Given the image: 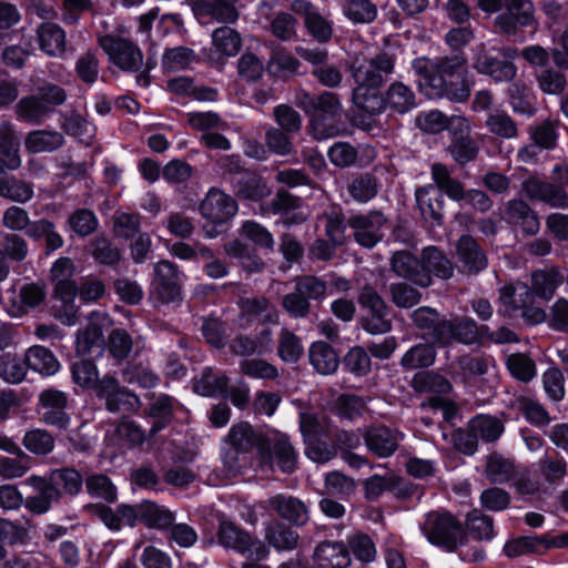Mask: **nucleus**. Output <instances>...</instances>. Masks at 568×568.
<instances>
[{
	"label": "nucleus",
	"mask_w": 568,
	"mask_h": 568,
	"mask_svg": "<svg viewBox=\"0 0 568 568\" xmlns=\"http://www.w3.org/2000/svg\"><path fill=\"white\" fill-rule=\"evenodd\" d=\"M394 70L393 59L379 53L372 58L356 57L351 64V73L356 87L352 101L361 110L369 114L384 111V99L378 88Z\"/></svg>",
	"instance_id": "nucleus-1"
},
{
	"label": "nucleus",
	"mask_w": 568,
	"mask_h": 568,
	"mask_svg": "<svg viewBox=\"0 0 568 568\" xmlns=\"http://www.w3.org/2000/svg\"><path fill=\"white\" fill-rule=\"evenodd\" d=\"M410 317L417 327L430 331L433 338L440 346H448L453 342L471 344L477 338L478 328L470 318H442L434 308L427 306L418 307Z\"/></svg>",
	"instance_id": "nucleus-2"
},
{
	"label": "nucleus",
	"mask_w": 568,
	"mask_h": 568,
	"mask_svg": "<svg viewBox=\"0 0 568 568\" xmlns=\"http://www.w3.org/2000/svg\"><path fill=\"white\" fill-rule=\"evenodd\" d=\"M464 60L458 57L444 58L436 61L435 75L427 80L429 99L447 98L454 102H463L469 97V88L465 84L460 70Z\"/></svg>",
	"instance_id": "nucleus-3"
},
{
	"label": "nucleus",
	"mask_w": 568,
	"mask_h": 568,
	"mask_svg": "<svg viewBox=\"0 0 568 568\" xmlns=\"http://www.w3.org/2000/svg\"><path fill=\"white\" fill-rule=\"evenodd\" d=\"M420 530L430 544L448 551L464 545L467 539L462 523L447 511L427 513L420 524Z\"/></svg>",
	"instance_id": "nucleus-4"
},
{
	"label": "nucleus",
	"mask_w": 568,
	"mask_h": 568,
	"mask_svg": "<svg viewBox=\"0 0 568 568\" xmlns=\"http://www.w3.org/2000/svg\"><path fill=\"white\" fill-rule=\"evenodd\" d=\"M498 54L501 59L494 55L490 50H487L481 44L475 50L473 67L477 72L490 77L496 82L511 81L517 73V68L513 60L518 57V50L511 47H504L498 49Z\"/></svg>",
	"instance_id": "nucleus-5"
},
{
	"label": "nucleus",
	"mask_w": 568,
	"mask_h": 568,
	"mask_svg": "<svg viewBox=\"0 0 568 568\" xmlns=\"http://www.w3.org/2000/svg\"><path fill=\"white\" fill-rule=\"evenodd\" d=\"M217 539L223 547L237 551L247 560H262L268 555V549L262 540L252 537L232 521H221Z\"/></svg>",
	"instance_id": "nucleus-6"
},
{
	"label": "nucleus",
	"mask_w": 568,
	"mask_h": 568,
	"mask_svg": "<svg viewBox=\"0 0 568 568\" xmlns=\"http://www.w3.org/2000/svg\"><path fill=\"white\" fill-rule=\"evenodd\" d=\"M98 43L110 61L124 71H138L143 64L141 50L126 37L99 36Z\"/></svg>",
	"instance_id": "nucleus-7"
},
{
	"label": "nucleus",
	"mask_w": 568,
	"mask_h": 568,
	"mask_svg": "<svg viewBox=\"0 0 568 568\" xmlns=\"http://www.w3.org/2000/svg\"><path fill=\"white\" fill-rule=\"evenodd\" d=\"M506 12L495 19L496 27L507 36L516 34L518 27L537 28L535 8L530 0H505Z\"/></svg>",
	"instance_id": "nucleus-8"
},
{
	"label": "nucleus",
	"mask_w": 568,
	"mask_h": 568,
	"mask_svg": "<svg viewBox=\"0 0 568 568\" xmlns=\"http://www.w3.org/2000/svg\"><path fill=\"white\" fill-rule=\"evenodd\" d=\"M358 302L368 314L363 318V327L372 334H384L390 329V322L386 317L387 306L381 295L372 287L364 286Z\"/></svg>",
	"instance_id": "nucleus-9"
},
{
	"label": "nucleus",
	"mask_w": 568,
	"mask_h": 568,
	"mask_svg": "<svg viewBox=\"0 0 568 568\" xmlns=\"http://www.w3.org/2000/svg\"><path fill=\"white\" fill-rule=\"evenodd\" d=\"M152 293L163 303L174 302L180 297L181 283L175 264L170 261H161L155 264Z\"/></svg>",
	"instance_id": "nucleus-10"
},
{
	"label": "nucleus",
	"mask_w": 568,
	"mask_h": 568,
	"mask_svg": "<svg viewBox=\"0 0 568 568\" xmlns=\"http://www.w3.org/2000/svg\"><path fill=\"white\" fill-rule=\"evenodd\" d=\"M227 442L236 454L247 453L256 447L260 463L268 464L271 462V455L266 449V440L260 433H256L248 423L242 422L233 425L227 434Z\"/></svg>",
	"instance_id": "nucleus-11"
},
{
	"label": "nucleus",
	"mask_w": 568,
	"mask_h": 568,
	"mask_svg": "<svg viewBox=\"0 0 568 568\" xmlns=\"http://www.w3.org/2000/svg\"><path fill=\"white\" fill-rule=\"evenodd\" d=\"M202 216L220 224L232 219L237 212V204L233 197L219 189L212 187L200 204Z\"/></svg>",
	"instance_id": "nucleus-12"
},
{
	"label": "nucleus",
	"mask_w": 568,
	"mask_h": 568,
	"mask_svg": "<svg viewBox=\"0 0 568 568\" xmlns=\"http://www.w3.org/2000/svg\"><path fill=\"white\" fill-rule=\"evenodd\" d=\"M521 189L524 194L531 201H540L552 207H568V193L554 183L541 180L538 176L526 179Z\"/></svg>",
	"instance_id": "nucleus-13"
},
{
	"label": "nucleus",
	"mask_w": 568,
	"mask_h": 568,
	"mask_svg": "<svg viewBox=\"0 0 568 568\" xmlns=\"http://www.w3.org/2000/svg\"><path fill=\"white\" fill-rule=\"evenodd\" d=\"M493 366L494 359L489 356L466 354L452 365V377L464 385H474L477 379L488 374Z\"/></svg>",
	"instance_id": "nucleus-14"
},
{
	"label": "nucleus",
	"mask_w": 568,
	"mask_h": 568,
	"mask_svg": "<svg viewBox=\"0 0 568 568\" xmlns=\"http://www.w3.org/2000/svg\"><path fill=\"white\" fill-rule=\"evenodd\" d=\"M386 220L379 212L355 215L348 220L355 241L364 247H373L383 237L382 229Z\"/></svg>",
	"instance_id": "nucleus-15"
},
{
	"label": "nucleus",
	"mask_w": 568,
	"mask_h": 568,
	"mask_svg": "<svg viewBox=\"0 0 568 568\" xmlns=\"http://www.w3.org/2000/svg\"><path fill=\"white\" fill-rule=\"evenodd\" d=\"M110 325V318L104 313L93 312L89 316L88 325L78 332L77 351L81 355H89L94 348L104 345L103 331Z\"/></svg>",
	"instance_id": "nucleus-16"
},
{
	"label": "nucleus",
	"mask_w": 568,
	"mask_h": 568,
	"mask_svg": "<svg viewBox=\"0 0 568 568\" xmlns=\"http://www.w3.org/2000/svg\"><path fill=\"white\" fill-rule=\"evenodd\" d=\"M92 389L97 396L105 400L110 412H118L122 405L134 406L138 403L136 396L120 387L118 379L106 374L101 379L97 378Z\"/></svg>",
	"instance_id": "nucleus-17"
},
{
	"label": "nucleus",
	"mask_w": 568,
	"mask_h": 568,
	"mask_svg": "<svg viewBox=\"0 0 568 568\" xmlns=\"http://www.w3.org/2000/svg\"><path fill=\"white\" fill-rule=\"evenodd\" d=\"M20 136L10 121L0 123V171H14L21 166Z\"/></svg>",
	"instance_id": "nucleus-18"
},
{
	"label": "nucleus",
	"mask_w": 568,
	"mask_h": 568,
	"mask_svg": "<svg viewBox=\"0 0 568 568\" xmlns=\"http://www.w3.org/2000/svg\"><path fill=\"white\" fill-rule=\"evenodd\" d=\"M456 257L463 272L476 274L487 267L485 252L470 235H463L456 243Z\"/></svg>",
	"instance_id": "nucleus-19"
},
{
	"label": "nucleus",
	"mask_w": 568,
	"mask_h": 568,
	"mask_svg": "<svg viewBox=\"0 0 568 568\" xmlns=\"http://www.w3.org/2000/svg\"><path fill=\"white\" fill-rule=\"evenodd\" d=\"M392 271L415 284L427 287L432 284L429 274L422 267L420 261L407 251H398L390 258Z\"/></svg>",
	"instance_id": "nucleus-20"
},
{
	"label": "nucleus",
	"mask_w": 568,
	"mask_h": 568,
	"mask_svg": "<svg viewBox=\"0 0 568 568\" xmlns=\"http://www.w3.org/2000/svg\"><path fill=\"white\" fill-rule=\"evenodd\" d=\"M267 507L274 510L282 519L295 525L304 526L308 521V509L305 503L296 497L278 494L266 500Z\"/></svg>",
	"instance_id": "nucleus-21"
},
{
	"label": "nucleus",
	"mask_w": 568,
	"mask_h": 568,
	"mask_svg": "<svg viewBox=\"0 0 568 568\" xmlns=\"http://www.w3.org/2000/svg\"><path fill=\"white\" fill-rule=\"evenodd\" d=\"M40 404L43 409L42 419L48 425L65 428L69 417L65 413L68 397L59 389L49 388L40 394Z\"/></svg>",
	"instance_id": "nucleus-22"
},
{
	"label": "nucleus",
	"mask_w": 568,
	"mask_h": 568,
	"mask_svg": "<svg viewBox=\"0 0 568 568\" xmlns=\"http://www.w3.org/2000/svg\"><path fill=\"white\" fill-rule=\"evenodd\" d=\"M349 564V550L342 541H323L315 547L313 568H346Z\"/></svg>",
	"instance_id": "nucleus-23"
},
{
	"label": "nucleus",
	"mask_w": 568,
	"mask_h": 568,
	"mask_svg": "<svg viewBox=\"0 0 568 568\" xmlns=\"http://www.w3.org/2000/svg\"><path fill=\"white\" fill-rule=\"evenodd\" d=\"M292 10L303 16L308 32L318 42H327L332 38V24L312 3L304 0H295L292 3Z\"/></svg>",
	"instance_id": "nucleus-24"
},
{
	"label": "nucleus",
	"mask_w": 568,
	"mask_h": 568,
	"mask_svg": "<svg viewBox=\"0 0 568 568\" xmlns=\"http://www.w3.org/2000/svg\"><path fill=\"white\" fill-rule=\"evenodd\" d=\"M241 0H197L192 10L199 18L210 17L221 23H234L239 19L237 3Z\"/></svg>",
	"instance_id": "nucleus-25"
},
{
	"label": "nucleus",
	"mask_w": 568,
	"mask_h": 568,
	"mask_svg": "<svg viewBox=\"0 0 568 568\" xmlns=\"http://www.w3.org/2000/svg\"><path fill=\"white\" fill-rule=\"evenodd\" d=\"M363 437L368 450L379 458L392 456L402 439L399 433L385 426L368 428Z\"/></svg>",
	"instance_id": "nucleus-26"
},
{
	"label": "nucleus",
	"mask_w": 568,
	"mask_h": 568,
	"mask_svg": "<svg viewBox=\"0 0 568 568\" xmlns=\"http://www.w3.org/2000/svg\"><path fill=\"white\" fill-rule=\"evenodd\" d=\"M266 449L271 455L268 464L263 466H272L273 460L283 473H293L297 466V452L290 442L285 434H276L272 439V444H266Z\"/></svg>",
	"instance_id": "nucleus-27"
},
{
	"label": "nucleus",
	"mask_w": 568,
	"mask_h": 568,
	"mask_svg": "<svg viewBox=\"0 0 568 568\" xmlns=\"http://www.w3.org/2000/svg\"><path fill=\"white\" fill-rule=\"evenodd\" d=\"M78 293L79 290L72 280L54 284V297L61 303L60 306H55V316L63 324L71 326L77 322L78 308L74 298Z\"/></svg>",
	"instance_id": "nucleus-28"
},
{
	"label": "nucleus",
	"mask_w": 568,
	"mask_h": 568,
	"mask_svg": "<svg viewBox=\"0 0 568 568\" xmlns=\"http://www.w3.org/2000/svg\"><path fill=\"white\" fill-rule=\"evenodd\" d=\"M242 39L237 31L229 27H220L212 32V49L210 59L221 61L237 54Z\"/></svg>",
	"instance_id": "nucleus-29"
},
{
	"label": "nucleus",
	"mask_w": 568,
	"mask_h": 568,
	"mask_svg": "<svg viewBox=\"0 0 568 568\" xmlns=\"http://www.w3.org/2000/svg\"><path fill=\"white\" fill-rule=\"evenodd\" d=\"M37 40L40 50L49 57H60L67 47L64 30L51 22H43L37 28Z\"/></svg>",
	"instance_id": "nucleus-30"
},
{
	"label": "nucleus",
	"mask_w": 568,
	"mask_h": 568,
	"mask_svg": "<svg viewBox=\"0 0 568 568\" xmlns=\"http://www.w3.org/2000/svg\"><path fill=\"white\" fill-rule=\"evenodd\" d=\"M505 219L509 223L519 225L528 235H535L540 227L537 214L523 200H510L506 203Z\"/></svg>",
	"instance_id": "nucleus-31"
},
{
	"label": "nucleus",
	"mask_w": 568,
	"mask_h": 568,
	"mask_svg": "<svg viewBox=\"0 0 568 568\" xmlns=\"http://www.w3.org/2000/svg\"><path fill=\"white\" fill-rule=\"evenodd\" d=\"M499 301L504 311L513 314L516 311H523L526 306L532 305L534 295L527 284L517 282L500 288Z\"/></svg>",
	"instance_id": "nucleus-32"
},
{
	"label": "nucleus",
	"mask_w": 568,
	"mask_h": 568,
	"mask_svg": "<svg viewBox=\"0 0 568 568\" xmlns=\"http://www.w3.org/2000/svg\"><path fill=\"white\" fill-rule=\"evenodd\" d=\"M24 365L44 376L54 375L60 369V363L54 354L40 345H34L27 349Z\"/></svg>",
	"instance_id": "nucleus-33"
},
{
	"label": "nucleus",
	"mask_w": 568,
	"mask_h": 568,
	"mask_svg": "<svg viewBox=\"0 0 568 568\" xmlns=\"http://www.w3.org/2000/svg\"><path fill=\"white\" fill-rule=\"evenodd\" d=\"M14 113L22 121L39 125L52 113V109L39 97L32 94L18 101Z\"/></svg>",
	"instance_id": "nucleus-34"
},
{
	"label": "nucleus",
	"mask_w": 568,
	"mask_h": 568,
	"mask_svg": "<svg viewBox=\"0 0 568 568\" xmlns=\"http://www.w3.org/2000/svg\"><path fill=\"white\" fill-rule=\"evenodd\" d=\"M384 99V110L389 108L393 112L404 114L416 108V98L413 90L403 82L392 83Z\"/></svg>",
	"instance_id": "nucleus-35"
},
{
	"label": "nucleus",
	"mask_w": 568,
	"mask_h": 568,
	"mask_svg": "<svg viewBox=\"0 0 568 568\" xmlns=\"http://www.w3.org/2000/svg\"><path fill=\"white\" fill-rule=\"evenodd\" d=\"M562 282L564 276L558 270H539L531 275L530 290L532 295L549 301Z\"/></svg>",
	"instance_id": "nucleus-36"
},
{
	"label": "nucleus",
	"mask_w": 568,
	"mask_h": 568,
	"mask_svg": "<svg viewBox=\"0 0 568 568\" xmlns=\"http://www.w3.org/2000/svg\"><path fill=\"white\" fill-rule=\"evenodd\" d=\"M308 357L312 366L322 375L333 374L338 367V356L327 343H313L308 352Z\"/></svg>",
	"instance_id": "nucleus-37"
},
{
	"label": "nucleus",
	"mask_w": 568,
	"mask_h": 568,
	"mask_svg": "<svg viewBox=\"0 0 568 568\" xmlns=\"http://www.w3.org/2000/svg\"><path fill=\"white\" fill-rule=\"evenodd\" d=\"M233 183L237 194L248 200H261L271 193L265 181L251 171L242 173Z\"/></svg>",
	"instance_id": "nucleus-38"
},
{
	"label": "nucleus",
	"mask_w": 568,
	"mask_h": 568,
	"mask_svg": "<svg viewBox=\"0 0 568 568\" xmlns=\"http://www.w3.org/2000/svg\"><path fill=\"white\" fill-rule=\"evenodd\" d=\"M422 267L429 274L446 280L454 273L453 263L436 247L429 246L423 251Z\"/></svg>",
	"instance_id": "nucleus-39"
},
{
	"label": "nucleus",
	"mask_w": 568,
	"mask_h": 568,
	"mask_svg": "<svg viewBox=\"0 0 568 568\" xmlns=\"http://www.w3.org/2000/svg\"><path fill=\"white\" fill-rule=\"evenodd\" d=\"M300 536L292 528L274 521L265 529V540L277 550H293L298 545Z\"/></svg>",
	"instance_id": "nucleus-40"
},
{
	"label": "nucleus",
	"mask_w": 568,
	"mask_h": 568,
	"mask_svg": "<svg viewBox=\"0 0 568 568\" xmlns=\"http://www.w3.org/2000/svg\"><path fill=\"white\" fill-rule=\"evenodd\" d=\"M63 135L57 131L36 130L26 136V149L32 153L52 152L63 144Z\"/></svg>",
	"instance_id": "nucleus-41"
},
{
	"label": "nucleus",
	"mask_w": 568,
	"mask_h": 568,
	"mask_svg": "<svg viewBox=\"0 0 568 568\" xmlns=\"http://www.w3.org/2000/svg\"><path fill=\"white\" fill-rule=\"evenodd\" d=\"M432 178L435 185L449 199L454 201L464 199L465 191L462 183L452 178L450 172L444 164L434 163L432 165Z\"/></svg>",
	"instance_id": "nucleus-42"
},
{
	"label": "nucleus",
	"mask_w": 568,
	"mask_h": 568,
	"mask_svg": "<svg viewBox=\"0 0 568 568\" xmlns=\"http://www.w3.org/2000/svg\"><path fill=\"white\" fill-rule=\"evenodd\" d=\"M310 134L318 141L338 136L343 132L339 116L313 114L308 121Z\"/></svg>",
	"instance_id": "nucleus-43"
},
{
	"label": "nucleus",
	"mask_w": 568,
	"mask_h": 568,
	"mask_svg": "<svg viewBox=\"0 0 568 568\" xmlns=\"http://www.w3.org/2000/svg\"><path fill=\"white\" fill-rule=\"evenodd\" d=\"M140 520L146 526L158 529H164L172 525L174 514L149 500L140 504Z\"/></svg>",
	"instance_id": "nucleus-44"
},
{
	"label": "nucleus",
	"mask_w": 568,
	"mask_h": 568,
	"mask_svg": "<svg viewBox=\"0 0 568 568\" xmlns=\"http://www.w3.org/2000/svg\"><path fill=\"white\" fill-rule=\"evenodd\" d=\"M469 429L477 439L490 443L497 440L504 432L503 423L489 415H478L469 422Z\"/></svg>",
	"instance_id": "nucleus-45"
},
{
	"label": "nucleus",
	"mask_w": 568,
	"mask_h": 568,
	"mask_svg": "<svg viewBox=\"0 0 568 568\" xmlns=\"http://www.w3.org/2000/svg\"><path fill=\"white\" fill-rule=\"evenodd\" d=\"M173 413V399L168 395L153 396L149 406V415L158 418L150 429V435L153 436L163 429L171 420Z\"/></svg>",
	"instance_id": "nucleus-46"
},
{
	"label": "nucleus",
	"mask_w": 568,
	"mask_h": 568,
	"mask_svg": "<svg viewBox=\"0 0 568 568\" xmlns=\"http://www.w3.org/2000/svg\"><path fill=\"white\" fill-rule=\"evenodd\" d=\"M277 342V354L283 362L294 364L300 361L304 347L297 335L287 328H282Z\"/></svg>",
	"instance_id": "nucleus-47"
},
{
	"label": "nucleus",
	"mask_w": 568,
	"mask_h": 568,
	"mask_svg": "<svg viewBox=\"0 0 568 568\" xmlns=\"http://www.w3.org/2000/svg\"><path fill=\"white\" fill-rule=\"evenodd\" d=\"M224 252L229 256L239 258L250 272H258L264 266L263 261L254 254V251L240 240L224 244Z\"/></svg>",
	"instance_id": "nucleus-48"
},
{
	"label": "nucleus",
	"mask_w": 568,
	"mask_h": 568,
	"mask_svg": "<svg viewBox=\"0 0 568 568\" xmlns=\"http://www.w3.org/2000/svg\"><path fill=\"white\" fill-rule=\"evenodd\" d=\"M436 352L429 344H418L409 348L402 357L400 365L407 369L430 366L435 362Z\"/></svg>",
	"instance_id": "nucleus-49"
},
{
	"label": "nucleus",
	"mask_w": 568,
	"mask_h": 568,
	"mask_svg": "<svg viewBox=\"0 0 568 568\" xmlns=\"http://www.w3.org/2000/svg\"><path fill=\"white\" fill-rule=\"evenodd\" d=\"M14 457L0 458V477L13 480L23 477L31 469V458L23 450Z\"/></svg>",
	"instance_id": "nucleus-50"
},
{
	"label": "nucleus",
	"mask_w": 568,
	"mask_h": 568,
	"mask_svg": "<svg viewBox=\"0 0 568 568\" xmlns=\"http://www.w3.org/2000/svg\"><path fill=\"white\" fill-rule=\"evenodd\" d=\"M378 189V180L369 174L356 176L347 185L349 195L359 203H366L375 197Z\"/></svg>",
	"instance_id": "nucleus-51"
},
{
	"label": "nucleus",
	"mask_w": 568,
	"mask_h": 568,
	"mask_svg": "<svg viewBox=\"0 0 568 568\" xmlns=\"http://www.w3.org/2000/svg\"><path fill=\"white\" fill-rule=\"evenodd\" d=\"M0 196L26 203L33 196L32 185L13 176H0Z\"/></svg>",
	"instance_id": "nucleus-52"
},
{
	"label": "nucleus",
	"mask_w": 568,
	"mask_h": 568,
	"mask_svg": "<svg viewBox=\"0 0 568 568\" xmlns=\"http://www.w3.org/2000/svg\"><path fill=\"white\" fill-rule=\"evenodd\" d=\"M229 378L216 375L212 368H205L199 379L194 382V390L202 396H216L226 390Z\"/></svg>",
	"instance_id": "nucleus-53"
},
{
	"label": "nucleus",
	"mask_w": 568,
	"mask_h": 568,
	"mask_svg": "<svg viewBox=\"0 0 568 568\" xmlns=\"http://www.w3.org/2000/svg\"><path fill=\"white\" fill-rule=\"evenodd\" d=\"M413 386L418 392H429L435 394H448L453 386L450 382L434 372L416 374L413 378Z\"/></svg>",
	"instance_id": "nucleus-54"
},
{
	"label": "nucleus",
	"mask_w": 568,
	"mask_h": 568,
	"mask_svg": "<svg viewBox=\"0 0 568 568\" xmlns=\"http://www.w3.org/2000/svg\"><path fill=\"white\" fill-rule=\"evenodd\" d=\"M344 13L354 23H371L377 17V8L368 0H343Z\"/></svg>",
	"instance_id": "nucleus-55"
},
{
	"label": "nucleus",
	"mask_w": 568,
	"mask_h": 568,
	"mask_svg": "<svg viewBox=\"0 0 568 568\" xmlns=\"http://www.w3.org/2000/svg\"><path fill=\"white\" fill-rule=\"evenodd\" d=\"M516 475V469L509 459L498 455H491L486 465L487 478L497 484H504L513 479Z\"/></svg>",
	"instance_id": "nucleus-56"
},
{
	"label": "nucleus",
	"mask_w": 568,
	"mask_h": 568,
	"mask_svg": "<svg viewBox=\"0 0 568 568\" xmlns=\"http://www.w3.org/2000/svg\"><path fill=\"white\" fill-rule=\"evenodd\" d=\"M557 126V122L546 119L539 124L530 126V139L539 148L551 150L556 146L558 140Z\"/></svg>",
	"instance_id": "nucleus-57"
},
{
	"label": "nucleus",
	"mask_w": 568,
	"mask_h": 568,
	"mask_svg": "<svg viewBox=\"0 0 568 568\" xmlns=\"http://www.w3.org/2000/svg\"><path fill=\"white\" fill-rule=\"evenodd\" d=\"M510 104L514 112L531 116L535 114V98L526 85L514 83L509 88Z\"/></svg>",
	"instance_id": "nucleus-58"
},
{
	"label": "nucleus",
	"mask_w": 568,
	"mask_h": 568,
	"mask_svg": "<svg viewBox=\"0 0 568 568\" xmlns=\"http://www.w3.org/2000/svg\"><path fill=\"white\" fill-rule=\"evenodd\" d=\"M506 364L510 374L518 381L527 383L536 376V364L526 354H511L507 357Z\"/></svg>",
	"instance_id": "nucleus-59"
},
{
	"label": "nucleus",
	"mask_w": 568,
	"mask_h": 568,
	"mask_svg": "<svg viewBox=\"0 0 568 568\" xmlns=\"http://www.w3.org/2000/svg\"><path fill=\"white\" fill-rule=\"evenodd\" d=\"M273 118L276 128L284 130L291 134H296L302 129V116L301 114L288 104H278L273 110Z\"/></svg>",
	"instance_id": "nucleus-60"
},
{
	"label": "nucleus",
	"mask_w": 568,
	"mask_h": 568,
	"mask_svg": "<svg viewBox=\"0 0 568 568\" xmlns=\"http://www.w3.org/2000/svg\"><path fill=\"white\" fill-rule=\"evenodd\" d=\"M486 126L491 134L501 139H515L518 135L517 124L504 112L490 113Z\"/></svg>",
	"instance_id": "nucleus-61"
},
{
	"label": "nucleus",
	"mask_w": 568,
	"mask_h": 568,
	"mask_svg": "<svg viewBox=\"0 0 568 568\" xmlns=\"http://www.w3.org/2000/svg\"><path fill=\"white\" fill-rule=\"evenodd\" d=\"M292 135L276 126H268L265 131V145L277 155H288L294 151Z\"/></svg>",
	"instance_id": "nucleus-62"
},
{
	"label": "nucleus",
	"mask_w": 568,
	"mask_h": 568,
	"mask_svg": "<svg viewBox=\"0 0 568 568\" xmlns=\"http://www.w3.org/2000/svg\"><path fill=\"white\" fill-rule=\"evenodd\" d=\"M62 128L69 135L77 138L85 145H90L94 138V126L80 114H71L68 116Z\"/></svg>",
	"instance_id": "nucleus-63"
},
{
	"label": "nucleus",
	"mask_w": 568,
	"mask_h": 568,
	"mask_svg": "<svg viewBox=\"0 0 568 568\" xmlns=\"http://www.w3.org/2000/svg\"><path fill=\"white\" fill-rule=\"evenodd\" d=\"M22 444L34 455H48L54 448V438L43 429H32L26 433Z\"/></svg>",
	"instance_id": "nucleus-64"
}]
</instances>
